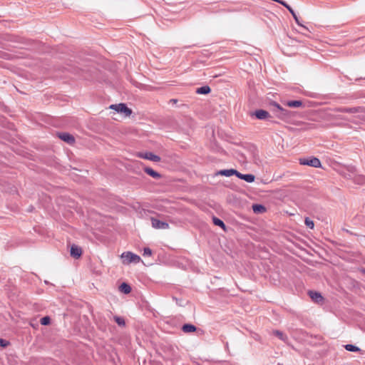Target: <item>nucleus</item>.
I'll return each instance as SVG.
<instances>
[{"mask_svg":"<svg viewBox=\"0 0 365 365\" xmlns=\"http://www.w3.org/2000/svg\"><path fill=\"white\" fill-rule=\"evenodd\" d=\"M270 105L274 108L273 110L276 117H277L280 120L287 123H289L294 118V112L284 108L277 102L273 101L271 103Z\"/></svg>","mask_w":365,"mask_h":365,"instance_id":"nucleus-1","label":"nucleus"},{"mask_svg":"<svg viewBox=\"0 0 365 365\" xmlns=\"http://www.w3.org/2000/svg\"><path fill=\"white\" fill-rule=\"evenodd\" d=\"M122 262L125 264L130 263H139L140 262V257L138 255H135L131 252H125L121 255Z\"/></svg>","mask_w":365,"mask_h":365,"instance_id":"nucleus-2","label":"nucleus"},{"mask_svg":"<svg viewBox=\"0 0 365 365\" xmlns=\"http://www.w3.org/2000/svg\"><path fill=\"white\" fill-rule=\"evenodd\" d=\"M110 108L115 110L118 113H123L125 115L128 116L131 114L132 110L125 103L113 104L110 106Z\"/></svg>","mask_w":365,"mask_h":365,"instance_id":"nucleus-3","label":"nucleus"},{"mask_svg":"<svg viewBox=\"0 0 365 365\" xmlns=\"http://www.w3.org/2000/svg\"><path fill=\"white\" fill-rule=\"evenodd\" d=\"M299 163L301 165H309L314 168H320L321 162L317 158H302L299 160Z\"/></svg>","mask_w":365,"mask_h":365,"instance_id":"nucleus-4","label":"nucleus"},{"mask_svg":"<svg viewBox=\"0 0 365 365\" xmlns=\"http://www.w3.org/2000/svg\"><path fill=\"white\" fill-rule=\"evenodd\" d=\"M152 226L155 229L167 230L169 228V225L166 222L160 221L154 217L151 218Z\"/></svg>","mask_w":365,"mask_h":365,"instance_id":"nucleus-5","label":"nucleus"},{"mask_svg":"<svg viewBox=\"0 0 365 365\" xmlns=\"http://www.w3.org/2000/svg\"><path fill=\"white\" fill-rule=\"evenodd\" d=\"M58 138L68 144H73L75 143L74 137L68 133H58Z\"/></svg>","mask_w":365,"mask_h":365,"instance_id":"nucleus-6","label":"nucleus"},{"mask_svg":"<svg viewBox=\"0 0 365 365\" xmlns=\"http://www.w3.org/2000/svg\"><path fill=\"white\" fill-rule=\"evenodd\" d=\"M252 115L259 120H265L270 117L269 112L262 109L255 110Z\"/></svg>","mask_w":365,"mask_h":365,"instance_id":"nucleus-7","label":"nucleus"},{"mask_svg":"<svg viewBox=\"0 0 365 365\" xmlns=\"http://www.w3.org/2000/svg\"><path fill=\"white\" fill-rule=\"evenodd\" d=\"M236 175L242 180H245L247 182H252L255 181V177L252 174H242L237 171Z\"/></svg>","mask_w":365,"mask_h":365,"instance_id":"nucleus-8","label":"nucleus"},{"mask_svg":"<svg viewBox=\"0 0 365 365\" xmlns=\"http://www.w3.org/2000/svg\"><path fill=\"white\" fill-rule=\"evenodd\" d=\"M283 105L290 108H299L302 106V101L299 100L296 101H286L282 102Z\"/></svg>","mask_w":365,"mask_h":365,"instance_id":"nucleus-9","label":"nucleus"},{"mask_svg":"<svg viewBox=\"0 0 365 365\" xmlns=\"http://www.w3.org/2000/svg\"><path fill=\"white\" fill-rule=\"evenodd\" d=\"M82 254L81 248L76 245H72L71 248V255L74 258H78Z\"/></svg>","mask_w":365,"mask_h":365,"instance_id":"nucleus-10","label":"nucleus"},{"mask_svg":"<svg viewBox=\"0 0 365 365\" xmlns=\"http://www.w3.org/2000/svg\"><path fill=\"white\" fill-rule=\"evenodd\" d=\"M309 296L310 297V298L316 302H322V299H323V297L321 295V294L319 292H314V291H309Z\"/></svg>","mask_w":365,"mask_h":365,"instance_id":"nucleus-11","label":"nucleus"},{"mask_svg":"<svg viewBox=\"0 0 365 365\" xmlns=\"http://www.w3.org/2000/svg\"><path fill=\"white\" fill-rule=\"evenodd\" d=\"M144 171L149 175L150 176L153 177L155 179H159L160 178L161 175L159 173L155 171L153 169L150 168H145Z\"/></svg>","mask_w":365,"mask_h":365,"instance_id":"nucleus-12","label":"nucleus"},{"mask_svg":"<svg viewBox=\"0 0 365 365\" xmlns=\"http://www.w3.org/2000/svg\"><path fill=\"white\" fill-rule=\"evenodd\" d=\"M144 158L151 160L153 162H159L160 160V158L158 155H156L151 152L146 153L144 155Z\"/></svg>","mask_w":365,"mask_h":365,"instance_id":"nucleus-13","label":"nucleus"},{"mask_svg":"<svg viewBox=\"0 0 365 365\" xmlns=\"http://www.w3.org/2000/svg\"><path fill=\"white\" fill-rule=\"evenodd\" d=\"M252 210L255 213L259 214L264 212L266 211V208L262 205L254 204L252 205Z\"/></svg>","mask_w":365,"mask_h":365,"instance_id":"nucleus-14","label":"nucleus"},{"mask_svg":"<svg viewBox=\"0 0 365 365\" xmlns=\"http://www.w3.org/2000/svg\"><path fill=\"white\" fill-rule=\"evenodd\" d=\"M272 333H273V334L274 336L278 337L280 340H282V341H283L284 342L288 341L287 336L284 333H283L282 331H279V330H274Z\"/></svg>","mask_w":365,"mask_h":365,"instance_id":"nucleus-15","label":"nucleus"},{"mask_svg":"<svg viewBox=\"0 0 365 365\" xmlns=\"http://www.w3.org/2000/svg\"><path fill=\"white\" fill-rule=\"evenodd\" d=\"M119 290L124 294H129L131 292V287L128 284L123 282L119 287Z\"/></svg>","mask_w":365,"mask_h":365,"instance_id":"nucleus-16","label":"nucleus"},{"mask_svg":"<svg viewBox=\"0 0 365 365\" xmlns=\"http://www.w3.org/2000/svg\"><path fill=\"white\" fill-rule=\"evenodd\" d=\"M336 111L341 112V113H354L358 111V108L353 107V108H339L336 109Z\"/></svg>","mask_w":365,"mask_h":365,"instance_id":"nucleus-17","label":"nucleus"},{"mask_svg":"<svg viewBox=\"0 0 365 365\" xmlns=\"http://www.w3.org/2000/svg\"><path fill=\"white\" fill-rule=\"evenodd\" d=\"M182 330L185 333L193 332L196 330V327L190 324H185L182 326Z\"/></svg>","mask_w":365,"mask_h":365,"instance_id":"nucleus-18","label":"nucleus"},{"mask_svg":"<svg viewBox=\"0 0 365 365\" xmlns=\"http://www.w3.org/2000/svg\"><path fill=\"white\" fill-rule=\"evenodd\" d=\"M210 91L211 89L208 86H202L196 90V93L198 94H208Z\"/></svg>","mask_w":365,"mask_h":365,"instance_id":"nucleus-19","label":"nucleus"},{"mask_svg":"<svg viewBox=\"0 0 365 365\" xmlns=\"http://www.w3.org/2000/svg\"><path fill=\"white\" fill-rule=\"evenodd\" d=\"M220 173L222 175H225V176H227V177H230V176H232V175H236L237 173V170H234V169H230V170H222L221 171H220Z\"/></svg>","mask_w":365,"mask_h":365,"instance_id":"nucleus-20","label":"nucleus"},{"mask_svg":"<svg viewBox=\"0 0 365 365\" xmlns=\"http://www.w3.org/2000/svg\"><path fill=\"white\" fill-rule=\"evenodd\" d=\"M344 348L346 351L351 352H358L361 351V349L358 346L353 344H346L344 346Z\"/></svg>","mask_w":365,"mask_h":365,"instance_id":"nucleus-21","label":"nucleus"},{"mask_svg":"<svg viewBox=\"0 0 365 365\" xmlns=\"http://www.w3.org/2000/svg\"><path fill=\"white\" fill-rule=\"evenodd\" d=\"M212 221H213L214 225L219 226V227H222L224 230H225V225L222 220H221L220 219H219L216 217H213Z\"/></svg>","mask_w":365,"mask_h":365,"instance_id":"nucleus-22","label":"nucleus"},{"mask_svg":"<svg viewBox=\"0 0 365 365\" xmlns=\"http://www.w3.org/2000/svg\"><path fill=\"white\" fill-rule=\"evenodd\" d=\"M115 322L120 327H124L125 325V320L123 317L118 316H114L113 317Z\"/></svg>","mask_w":365,"mask_h":365,"instance_id":"nucleus-23","label":"nucleus"},{"mask_svg":"<svg viewBox=\"0 0 365 365\" xmlns=\"http://www.w3.org/2000/svg\"><path fill=\"white\" fill-rule=\"evenodd\" d=\"M304 223H305L306 226L310 229H313L314 227V223L313 220H312L309 217L305 218Z\"/></svg>","mask_w":365,"mask_h":365,"instance_id":"nucleus-24","label":"nucleus"},{"mask_svg":"<svg viewBox=\"0 0 365 365\" xmlns=\"http://www.w3.org/2000/svg\"><path fill=\"white\" fill-rule=\"evenodd\" d=\"M51 322V319L49 317H44L43 318L41 319V324L42 325H48Z\"/></svg>","mask_w":365,"mask_h":365,"instance_id":"nucleus-25","label":"nucleus"},{"mask_svg":"<svg viewBox=\"0 0 365 365\" xmlns=\"http://www.w3.org/2000/svg\"><path fill=\"white\" fill-rule=\"evenodd\" d=\"M152 255V250L149 247H145L143 249L144 256H150Z\"/></svg>","mask_w":365,"mask_h":365,"instance_id":"nucleus-26","label":"nucleus"},{"mask_svg":"<svg viewBox=\"0 0 365 365\" xmlns=\"http://www.w3.org/2000/svg\"><path fill=\"white\" fill-rule=\"evenodd\" d=\"M9 344V342L4 339H0V346L6 347Z\"/></svg>","mask_w":365,"mask_h":365,"instance_id":"nucleus-27","label":"nucleus"},{"mask_svg":"<svg viewBox=\"0 0 365 365\" xmlns=\"http://www.w3.org/2000/svg\"><path fill=\"white\" fill-rule=\"evenodd\" d=\"M278 3H279L280 4L283 5L284 7H286L287 9L289 6V5H288L283 0H280V1H278Z\"/></svg>","mask_w":365,"mask_h":365,"instance_id":"nucleus-28","label":"nucleus"},{"mask_svg":"<svg viewBox=\"0 0 365 365\" xmlns=\"http://www.w3.org/2000/svg\"><path fill=\"white\" fill-rule=\"evenodd\" d=\"M287 9L291 13V14L293 16V17H295V16H297L294 11V10L292 9V7L290 6L287 8Z\"/></svg>","mask_w":365,"mask_h":365,"instance_id":"nucleus-29","label":"nucleus"},{"mask_svg":"<svg viewBox=\"0 0 365 365\" xmlns=\"http://www.w3.org/2000/svg\"><path fill=\"white\" fill-rule=\"evenodd\" d=\"M294 19H295L296 22H297L299 25H300V24H299V20H298L297 16H295V17H294Z\"/></svg>","mask_w":365,"mask_h":365,"instance_id":"nucleus-30","label":"nucleus"},{"mask_svg":"<svg viewBox=\"0 0 365 365\" xmlns=\"http://www.w3.org/2000/svg\"><path fill=\"white\" fill-rule=\"evenodd\" d=\"M171 101H173V103H176L177 102V100L175 99H172Z\"/></svg>","mask_w":365,"mask_h":365,"instance_id":"nucleus-31","label":"nucleus"},{"mask_svg":"<svg viewBox=\"0 0 365 365\" xmlns=\"http://www.w3.org/2000/svg\"><path fill=\"white\" fill-rule=\"evenodd\" d=\"M363 273L365 274V269L362 270Z\"/></svg>","mask_w":365,"mask_h":365,"instance_id":"nucleus-32","label":"nucleus"}]
</instances>
